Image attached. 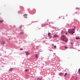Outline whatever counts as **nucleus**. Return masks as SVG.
Instances as JSON below:
<instances>
[{
	"label": "nucleus",
	"instance_id": "473e14b6",
	"mask_svg": "<svg viewBox=\"0 0 80 80\" xmlns=\"http://www.w3.org/2000/svg\"><path fill=\"white\" fill-rule=\"evenodd\" d=\"M71 44H72V45H73V43L72 42V43H71Z\"/></svg>",
	"mask_w": 80,
	"mask_h": 80
},
{
	"label": "nucleus",
	"instance_id": "39448f33",
	"mask_svg": "<svg viewBox=\"0 0 80 80\" xmlns=\"http://www.w3.org/2000/svg\"><path fill=\"white\" fill-rule=\"evenodd\" d=\"M1 42L2 45H4V44L5 43V42L4 41H3L2 42L1 41Z\"/></svg>",
	"mask_w": 80,
	"mask_h": 80
},
{
	"label": "nucleus",
	"instance_id": "a211bd4d",
	"mask_svg": "<svg viewBox=\"0 0 80 80\" xmlns=\"http://www.w3.org/2000/svg\"><path fill=\"white\" fill-rule=\"evenodd\" d=\"M63 75V73H60L59 74V75Z\"/></svg>",
	"mask_w": 80,
	"mask_h": 80
},
{
	"label": "nucleus",
	"instance_id": "c9c22d12",
	"mask_svg": "<svg viewBox=\"0 0 80 80\" xmlns=\"http://www.w3.org/2000/svg\"><path fill=\"white\" fill-rule=\"evenodd\" d=\"M54 57H55V55H54Z\"/></svg>",
	"mask_w": 80,
	"mask_h": 80
},
{
	"label": "nucleus",
	"instance_id": "7ed1b4c3",
	"mask_svg": "<svg viewBox=\"0 0 80 80\" xmlns=\"http://www.w3.org/2000/svg\"><path fill=\"white\" fill-rule=\"evenodd\" d=\"M45 27V28H47V24H43L42 25V27Z\"/></svg>",
	"mask_w": 80,
	"mask_h": 80
},
{
	"label": "nucleus",
	"instance_id": "cd10ccee",
	"mask_svg": "<svg viewBox=\"0 0 80 80\" xmlns=\"http://www.w3.org/2000/svg\"><path fill=\"white\" fill-rule=\"evenodd\" d=\"M39 60H41L42 59H41V58H39Z\"/></svg>",
	"mask_w": 80,
	"mask_h": 80
},
{
	"label": "nucleus",
	"instance_id": "20e7f679",
	"mask_svg": "<svg viewBox=\"0 0 80 80\" xmlns=\"http://www.w3.org/2000/svg\"><path fill=\"white\" fill-rule=\"evenodd\" d=\"M23 16L24 17V18H27V14H25L23 15Z\"/></svg>",
	"mask_w": 80,
	"mask_h": 80
},
{
	"label": "nucleus",
	"instance_id": "aec40b11",
	"mask_svg": "<svg viewBox=\"0 0 80 80\" xmlns=\"http://www.w3.org/2000/svg\"><path fill=\"white\" fill-rule=\"evenodd\" d=\"M66 71L67 72H68V69H66Z\"/></svg>",
	"mask_w": 80,
	"mask_h": 80
},
{
	"label": "nucleus",
	"instance_id": "72a5a7b5",
	"mask_svg": "<svg viewBox=\"0 0 80 80\" xmlns=\"http://www.w3.org/2000/svg\"><path fill=\"white\" fill-rule=\"evenodd\" d=\"M74 27V28H76V27L75 26Z\"/></svg>",
	"mask_w": 80,
	"mask_h": 80
},
{
	"label": "nucleus",
	"instance_id": "423d86ee",
	"mask_svg": "<svg viewBox=\"0 0 80 80\" xmlns=\"http://www.w3.org/2000/svg\"><path fill=\"white\" fill-rule=\"evenodd\" d=\"M65 39H66V40H65V41H64V42H66L67 43V42H68V38H66Z\"/></svg>",
	"mask_w": 80,
	"mask_h": 80
},
{
	"label": "nucleus",
	"instance_id": "f3484780",
	"mask_svg": "<svg viewBox=\"0 0 80 80\" xmlns=\"http://www.w3.org/2000/svg\"><path fill=\"white\" fill-rule=\"evenodd\" d=\"M61 34H63V31H62V32H61Z\"/></svg>",
	"mask_w": 80,
	"mask_h": 80
},
{
	"label": "nucleus",
	"instance_id": "5701e85b",
	"mask_svg": "<svg viewBox=\"0 0 80 80\" xmlns=\"http://www.w3.org/2000/svg\"><path fill=\"white\" fill-rule=\"evenodd\" d=\"M49 37H50V38H52V36H51V35L50 36H49Z\"/></svg>",
	"mask_w": 80,
	"mask_h": 80
},
{
	"label": "nucleus",
	"instance_id": "412c9836",
	"mask_svg": "<svg viewBox=\"0 0 80 80\" xmlns=\"http://www.w3.org/2000/svg\"><path fill=\"white\" fill-rule=\"evenodd\" d=\"M22 26H20V28L21 29H22Z\"/></svg>",
	"mask_w": 80,
	"mask_h": 80
},
{
	"label": "nucleus",
	"instance_id": "f704fd0d",
	"mask_svg": "<svg viewBox=\"0 0 80 80\" xmlns=\"http://www.w3.org/2000/svg\"><path fill=\"white\" fill-rule=\"evenodd\" d=\"M77 9H78V8H77Z\"/></svg>",
	"mask_w": 80,
	"mask_h": 80
},
{
	"label": "nucleus",
	"instance_id": "f257e3e1",
	"mask_svg": "<svg viewBox=\"0 0 80 80\" xmlns=\"http://www.w3.org/2000/svg\"><path fill=\"white\" fill-rule=\"evenodd\" d=\"M68 32L70 34H73L75 32L74 30H68Z\"/></svg>",
	"mask_w": 80,
	"mask_h": 80
},
{
	"label": "nucleus",
	"instance_id": "dca6fc26",
	"mask_svg": "<svg viewBox=\"0 0 80 80\" xmlns=\"http://www.w3.org/2000/svg\"><path fill=\"white\" fill-rule=\"evenodd\" d=\"M37 80H41V79L39 78H37Z\"/></svg>",
	"mask_w": 80,
	"mask_h": 80
},
{
	"label": "nucleus",
	"instance_id": "9d476101",
	"mask_svg": "<svg viewBox=\"0 0 80 80\" xmlns=\"http://www.w3.org/2000/svg\"><path fill=\"white\" fill-rule=\"evenodd\" d=\"M57 34H55L54 36H53V38H55V37H57Z\"/></svg>",
	"mask_w": 80,
	"mask_h": 80
},
{
	"label": "nucleus",
	"instance_id": "a878e982",
	"mask_svg": "<svg viewBox=\"0 0 80 80\" xmlns=\"http://www.w3.org/2000/svg\"><path fill=\"white\" fill-rule=\"evenodd\" d=\"M25 71H26V72H28V70L26 69V70H25Z\"/></svg>",
	"mask_w": 80,
	"mask_h": 80
},
{
	"label": "nucleus",
	"instance_id": "c85d7f7f",
	"mask_svg": "<svg viewBox=\"0 0 80 80\" xmlns=\"http://www.w3.org/2000/svg\"><path fill=\"white\" fill-rule=\"evenodd\" d=\"M58 70H59V71H60V70H61V69H58Z\"/></svg>",
	"mask_w": 80,
	"mask_h": 80
},
{
	"label": "nucleus",
	"instance_id": "6e6552de",
	"mask_svg": "<svg viewBox=\"0 0 80 80\" xmlns=\"http://www.w3.org/2000/svg\"><path fill=\"white\" fill-rule=\"evenodd\" d=\"M25 53L27 55H28V52L26 51H25Z\"/></svg>",
	"mask_w": 80,
	"mask_h": 80
},
{
	"label": "nucleus",
	"instance_id": "393cba45",
	"mask_svg": "<svg viewBox=\"0 0 80 80\" xmlns=\"http://www.w3.org/2000/svg\"><path fill=\"white\" fill-rule=\"evenodd\" d=\"M56 46H55H55H54V48H56Z\"/></svg>",
	"mask_w": 80,
	"mask_h": 80
},
{
	"label": "nucleus",
	"instance_id": "c756f323",
	"mask_svg": "<svg viewBox=\"0 0 80 80\" xmlns=\"http://www.w3.org/2000/svg\"><path fill=\"white\" fill-rule=\"evenodd\" d=\"M65 35H67V33L66 32Z\"/></svg>",
	"mask_w": 80,
	"mask_h": 80
},
{
	"label": "nucleus",
	"instance_id": "4468645a",
	"mask_svg": "<svg viewBox=\"0 0 80 80\" xmlns=\"http://www.w3.org/2000/svg\"><path fill=\"white\" fill-rule=\"evenodd\" d=\"M48 36H49L51 35V33H50V32H49V33H48Z\"/></svg>",
	"mask_w": 80,
	"mask_h": 80
},
{
	"label": "nucleus",
	"instance_id": "f03ea898",
	"mask_svg": "<svg viewBox=\"0 0 80 80\" xmlns=\"http://www.w3.org/2000/svg\"><path fill=\"white\" fill-rule=\"evenodd\" d=\"M65 36L64 35L62 36L61 37V40H62L63 41H65Z\"/></svg>",
	"mask_w": 80,
	"mask_h": 80
},
{
	"label": "nucleus",
	"instance_id": "0eeeda50",
	"mask_svg": "<svg viewBox=\"0 0 80 80\" xmlns=\"http://www.w3.org/2000/svg\"><path fill=\"white\" fill-rule=\"evenodd\" d=\"M13 70V68H11L9 69V72H12V71Z\"/></svg>",
	"mask_w": 80,
	"mask_h": 80
},
{
	"label": "nucleus",
	"instance_id": "ddd939ff",
	"mask_svg": "<svg viewBox=\"0 0 80 80\" xmlns=\"http://www.w3.org/2000/svg\"><path fill=\"white\" fill-rule=\"evenodd\" d=\"M78 72L79 74H80V68H79L78 70Z\"/></svg>",
	"mask_w": 80,
	"mask_h": 80
},
{
	"label": "nucleus",
	"instance_id": "b1692460",
	"mask_svg": "<svg viewBox=\"0 0 80 80\" xmlns=\"http://www.w3.org/2000/svg\"><path fill=\"white\" fill-rule=\"evenodd\" d=\"M65 48L66 49V48H68V47H66V46H65Z\"/></svg>",
	"mask_w": 80,
	"mask_h": 80
},
{
	"label": "nucleus",
	"instance_id": "7c9ffc66",
	"mask_svg": "<svg viewBox=\"0 0 80 80\" xmlns=\"http://www.w3.org/2000/svg\"><path fill=\"white\" fill-rule=\"evenodd\" d=\"M52 46H53V45H54V44H52Z\"/></svg>",
	"mask_w": 80,
	"mask_h": 80
},
{
	"label": "nucleus",
	"instance_id": "2f4dec72",
	"mask_svg": "<svg viewBox=\"0 0 80 80\" xmlns=\"http://www.w3.org/2000/svg\"><path fill=\"white\" fill-rule=\"evenodd\" d=\"M0 56H2V54L1 53H0Z\"/></svg>",
	"mask_w": 80,
	"mask_h": 80
},
{
	"label": "nucleus",
	"instance_id": "f8f14e48",
	"mask_svg": "<svg viewBox=\"0 0 80 80\" xmlns=\"http://www.w3.org/2000/svg\"><path fill=\"white\" fill-rule=\"evenodd\" d=\"M20 35H22V34H23L24 32H20Z\"/></svg>",
	"mask_w": 80,
	"mask_h": 80
},
{
	"label": "nucleus",
	"instance_id": "2eb2a0df",
	"mask_svg": "<svg viewBox=\"0 0 80 80\" xmlns=\"http://www.w3.org/2000/svg\"><path fill=\"white\" fill-rule=\"evenodd\" d=\"M67 75V73H66L64 75V77H65Z\"/></svg>",
	"mask_w": 80,
	"mask_h": 80
},
{
	"label": "nucleus",
	"instance_id": "9b49d317",
	"mask_svg": "<svg viewBox=\"0 0 80 80\" xmlns=\"http://www.w3.org/2000/svg\"><path fill=\"white\" fill-rule=\"evenodd\" d=\"M76 39H77V40H80V37H78L77 38H76Z\"/></svg>",
	"mask_w": 80,
	"mask_h": 80
},
{
	"label": "nucleus",
	"instance_id": "bb28decb",
	"mask_svg": "<svg viewBox=\"0 0 80 80\" xmlns=\"http://www.w3.org/2000/svg\"><path fill=\"white\" fill-rule=\"evenodd\" d=\"M20 49L22 50H23V48H20Z\"/></svg>",
	"mask_w": 80,
	"mask_h": 80
},
{
	"label": "nucleus",
	"instance_id": "6ab92c4d",
	"mask_svg": "<svg viewBox=\"0 0 80 80\" xmlns=\"http://www.w3.org/2000/svg\"><path fill=\"white\" fill-rule=\"evenodd\" d=\"M3 22V20H2H2H1V21H0V22L1 23H2V22Z\"/></svg>",
	"mask_w": 80,
	"mask_h": 80
},
{
	"label": "nucleus",
	"instance_id": "4be33fe9",
	"mask_svg": "<svg viewBox=\"0 0 80 80\" xmlns=\"http://www.w3.org/2000/svg\"><path fill=\"white\" fill-rule=\"evenodd\" d=\"M71 30H75V28L72 29H71Z\"/></svg>",
	"mask_w": 80,
	"mask_h": 80
},
{
	"label": "nucleus",
	"instance_id": "1a4fd4ad",
	"mask_svg": "<svg viewBox=\"0 0 80 80\" xmlns=\"http://www.w3.org/2000/svg\"><path fill=\"white\" fill-rule=\"evenodd\" d=\"M35 57L36 58H38V54H36L35 55Z\"/></svg>",
	"mask_w": 80,
	"mask_h": 80
}]
</instances>
